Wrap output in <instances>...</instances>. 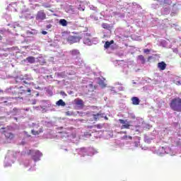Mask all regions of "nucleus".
Returning a JSON list of instances; mask_svg holds the SVG:
<instances>
[{
  "instance_id": "6ab92c4d",
  "label": "nucleus",
  "mask_w": 181,
  "mask_h": 181,
  "mask_svg": "<svg viewBox=\"0 0 181 181\" xmlns=\"http://www.w3.org/2000/svg\"><path fill=\"white\" fill-rule=\"evenodd\" d=\"M40 132H42V130H40V131L32 130V134L33 135H39V134H40Z\"/></svg>"
},
{
  "instance_id": "f03ea898",
  "label": "nucleus",
  "mask_w": 181,
  "mask_h": 181,
  "mask_svg": "<svg viewBox=\"0 0 181 181\" xmlns=\"http://www.w3.org/2000/svg\"><path fill=\"white\" fill-rule=\"evenodd\" d=\"M80 37L76 35H69L67 38V42H69L70 45H73V43H77V42H80Z\"/></svg>"
},
{
  "instance_id": "dca6fc26",
  "label": "nucleus",
  "mask_w": 181,
  "mask_h": 181,
  "mask_svg": "<svg viewBox=\"0 0 181 181\" xmlns=\"http://www.w3.org/2000/svg\"><path fill=\"white\" fill-rule=\"evenodd\" d=\"M122 129H128V128H129V124L128 123H124L123 125H122L121 127Z\"/></svg>"
},
{
  "instance_id": "5701e85b",
  "label": "nucleus",
  "mask_w": 181,
  "mask_h": 181,
  "mask_svg": "<svg viewBox=\"0 0 181 181\" xmlns=\"http://www.w3.org/2000/svg\"><path fill=\"white\" fill-rule=\"evenodd\" d=\"M175 84H176L177 86H180V85H181V81H175Z\"/></svg>"
},
{
  "instance_id": "2eb2a0df",
  "label": "nucleus",
  "mask_w": 181,
  "mask_h": 181,
  "mask_svg": "<svg viewBox=\"0 0 181 181\" xmlns=\"http://www.w3.org/2000/svg\"><path fill=\"white\" fill-rule=\"evenodd\" d=\"M27 60L29 62V63H35V57H29L27 58Z\"/></svg>"
},
{
  "instance_id": "423d86ee",
  "label": "nucleus",
  "mask_w": 181,
  "mask_h": 181,
  "mask_svg": "<svg viewBox=\"0 0 181 181\" xmlns=\"http://www.w3.org/2000/svg\"><path fill=\"white\" fill-rule=\"evenodd\" d=\"M4 135L7 141H12L15 138V134H12L11 132H5Z\"/></svg>"
},
{
  "instance_id": "7c9ffc66",
  "label": "nucleus",
  "mask_w": 181,
  "mask_h": 181,
  "mask_svg": "<svg viewBox=\"0 0 181 181\" xmlns=\"http://www.w3.org/2000/svg\"><path fill=\"white\" fill-rule=\"evenodd\" d=\"M66 114L69 115V112H67Z\"/></svg>"
},
{
  "instance_id": "f8f14e48",
  "label": "nucleus",
  "mask_w": 181,
  "mask_h": 181,
  "mask_svg": "<svg viewBox=\"0 0 181 181\" xmlns=\"http://www.w3.org/2000/svg\"><path fill=\"white\" fill-rule=\"evenodd\" d=\"M57 105H61V107H64L66 105V103H64V101H63V100L61 99L57 102Z\"/></svg>"
},
{
  "instance_id": "412c9836",
  "label": "nucleus",
  "mask_w": 181,
  "mask_h": 181,
  "mask_svg": "<svg viewBox=\"0 0 181 181\" xmlns=\"http://www.w3.org/2000/svg\"><path fill=\"white\" fill-rule=\"evenodd\" d=\"M76 105H83V100H78L76 101Z\"/></svg>"
},
{
  "instance_id": "f3484780",
  "label": "nucleus",
  "mask_w": 181,
  "mask_h": 181,
  "mask_svg": "<svg viewBox=\"0 0 181 181\" xmlns=\"http://www.w3.org/2000/svg\"><path fill=\"white\" fill-rule=\"evenodd\" d=\"M9 158H8V156H6L5 158V165L4 166H11L12 165V163H9L8 164H6V163L8 161Z\"/></svg>"
},
{
  "instance_id": "bb28decb",
  "label": "nucleus",
  "mask_w": 181,
  "mask_h": 181,
  "mask_svg": "<svg viewBox=\"0 0 181 181\" xmlns=\"http://www.w3.org/2000/svg\"><path fill=\"white\" fill-rule=\"evenodd\" d=\"M45 8H50V5H44Z\"/></svg>"
},
{
  "instance_id": "c756f323",
  "label": "nucleus",
  "mask_w": 181,
  "mask_h": 181,
  "mask_svg": "<svg viewBox=\"0 0 181 181\" xmlns=\"http://www.w3.org/2000/svg\"><path fill=\"white\" fill-rule=\"evenodd\" d=\"M66 114L69 115V112H67Z\"/></svg>"
},
{
  "instance_id": "cd10ccee",
  "label": "nucleus",
  "mask_w": 181,
  "mask_h": 181,
  "mask_svg": "<svg viewBox=\"0 0 181 181\" xmlns=\"http://www.w3.org/2000/svg\"><path fill=\"white\" fill-rule=\"evenodd\" d=\"M28 93H30V89H28Z\"/></svg>"
},
{
  "instance_id": "0eeeda50",
  "label": "nucleus",
  "mask_w": 181,
  "mask_h": 181,
  "mask_svg": "<svg viewBox=\"0 0 181 181\" xmlns=\"http://www.w3.org/2000/svg\"><path fill=\"white\" fill-rule=\"evenodd\" d=\"M158 67L160 70H165L166 69V64L163 62H160L158 64Z\"/></svg>"
},
{
  "instance_id": "6e6552de",
  "label": "nucleus",
  "mask_w": 181,
  "mask_h": 181,
  "mask_svg": "<svg viewBox=\"0 0 181 181\" xmlns=\"http://www.w3.org/2000/svg\"><path fill=\"white\" fill-rule=\"evenodd\" d=\"M132 101L134 105H139V98L137 97H133L132 98Z\"/></svg>"
},
{
  "instance_id": "20e7f679",
  "label": "nucleus",
  "mask_w": 181,
  "mask_h": 181,
  "mask_svg": "<svg viewBox=\"0 0 181 181\" xmlns=\"http://www.w3.org/2000/svg\"><path fill=\"white\" fill-rule=\"evenodd\" d=\"M36 19L37 21H43L44 19H46V14L43 11H40L37 13Z\"/></svg>"
},
{
  "instance_id": "a878e982",
  "label": "nucleus",
  "mask_w": 181,
  "mask_h": 181,
  "mask_svg": "<svg viewBox=\"0 0 181 181\" xmlns=\"http://www.w3.org/2000/svg\"><path fill=\"white\" fill-rule=\"evenodd\" d=\"M42 35H47V32H46V31H42Z\"/></svg>"
},
{
  "instance_id": "a211bd4d",
  "label": "nucleus",
  "mask_w": 181,
  "mask_h": 181,
  "mask_svg": "<svg viewBox=\"0 0 181 181\" xmlns=\"http://www.w3.org/2000/svg\"><path fill=\"white\" fill-rule=\"evenodd\" d=\"M102 27L103 28V29H110V25L107 23H103Z\"/></svg>"
},
{
  "instance_id": "c85d7f7f",
  "label": "nucleus",
  "mask_w": 181,
  "mask_h": 181,
  "mask_svg": "<svg viewBox=\"0 0 181 181\" xmlns=\"http://www.w3.org/2000/svg\"><path fill=\"white\" fill-rule=\"evenodd\" d=\"M129 139H132V137H131V136H129Z\"/></svg>"
},
{
  "instance_id": "ddd939ff",
  "label": "nucleus",
  "mask_w": 181,
  "mask_h": 181,
  "mask_svg": "<svg viewBox=\"0 0 181 181\" xmlns=\"http://www.w3.org/2000/svg\"><path fill=\"white\" fill-rule=\"evenodd\" d=\"M59 24H61L62 26H67V21H66L65 19H61L59 21Z\"/></svg>"
},
{
  "instance_id": "1a4fd4ad",
  "label": "nucleus",
  "mask_w": 181,
  "mask_h": 181,
  "mask_svg": "<svg viewBox=\"0 0 181 181\" xmlns=\"http://www.w3.org/2000/svg\"><path fill=\"white\" fill-rule=\"evenodd\" d=\"M103 117H104V115L100 114V113L93 115V118L94 121H97L98 119H100V118H103Z\"/></svg>"
},
{
  "instance_id": "9b49d317",
  "label": "nucleus",
  "mask_w": 181,
  "mask_h": 181,
  "mask_svg": "<svg viewBox=\"0 0 181 181\" xmlns=\"http://www.w3.org/2000/svg\"><path fill=\"white\" fill-rule=\"evenodd\" d=\"M83 43L85 45H87L88 46H91V40H90V38H85L83 40Z\"/></svg>"
},
{
  "instance_id": "393cba45",
  "label": "nucleus",
  "mask_w": 181,
  "mask_h": 181,
  "mask_svg": "<svg viewBox=\"0 0 181 181\" xmlns=\"http://www.w3.org/2000/svg\"><path fill=\"white\" fill-rule=\"evenodd\" d=\"M150 50L148 49H144V53H149Z\"/></svg>"
},
{
  "instance_id": "39448f33",
  "label": "nucleus",
  "mask_w": 181,
  "mask_h": 181,
  "mask_svg": "<svg viewBox=\"0 0 181 181\" xmlns=\"http://www.w3.org/2000/svg\"><path fill=\"white\" fill-rule=\"evenodd\" d=\"M32 153L33 155V153H35V155H33V159L35 160V162H37V160H40L39 158L42 156V153H40V151H32Z\"/></svg>"
},
{
  "instance_id": "b1692460",
  "label": "nucleus",
  "mask_w": 181,
  "mask_h": 181,
  "mask_svg": "<svg viewBox=\"0 0 181 181\" xmlns=\"http://www.w3.org/2000/svg\"><path fill=\"white\" fill-rule=\"evenodd\" d=\"M119 121L120 124H123V125L125 124V120L119 119Z\"/></svg>"
},
{
  "instance_id": "4468645a",
  "label": "nucleus",
  "mask_w": 181,
  "mask_h": 181,
  "mask_svg": "<svg viewBox=\"0 0 181 181\" xmlns=\"http://www.w3.org/2000/svg\"><path fill=\"white\" fill-rule=\"evenodd\" d=\"M71 53L73 56H77V55L80 54V52H78V50H77V49H72L71 51Z\"/></svg>"
},
{
  "instance_id": "aec40b11",
  "label": "nucleus",
  "mask_w": 181,
  "mask_h": 181,
  "mask_svg": "<svg viewBox=\"0 0 181 181\" xmlns=\"http://www.w3.org/2000/svg\"><path fill=\"white\" fill-rule=\"evenodd\" d=\"M99 85L100 86V87H102V88H104V87H105V83L103 81H99Z\"/></svg>"
},
{
  "instance_id": "f257e3e1",
  "label": "nucleus",
  "mask_w": 181,
  "mask_h": 181,
  "mask_svg": "<svg viewBox=\"0 0 181 181\" xmlns=\"http://www.w3.org/2000/svg\"><path fill=\"white\" fill-rule=\"evenodd\" d=\"M170 107L174 111L180 112L181 111V99L180 98H176L171 101Z\"/></svg>"
},
{
  "instance_id": "9d476101",
  "label": "nucleus",
  "mask_w": 181,
  "mask_h": 181,
  "mask_svg": "<svg viewBox=\"0 0 181 181\" xmlns=\"http://www.w3.org/2000/svg\"><path fill=\"white\" fill-rule=\"evenodd\" d=\"M112 43H114V40H111L110 42L107 41L104 45V48L108 49V47H110Z\"/></svg>"
},
{
  "instance_id": "4be33fe9",
  "label": "nucleus",
  "mask_w": 181,
  "mask_h": 181,
  "mask_svg": "<svg viewBox=\"0 0 181 181\" xmlns=\"http://www.w3.org/2000/svg\"><path fill=\"white\" fill-rule=\"evenodd\" d=\"M139 59L140 60H141V62H145V59L144 58V56H142V55H139Z\"/></svg>"
},
{
  "instance_id": "7ed1b4c3",
  "label": "nucleus",
  "mask_w": 181,
  "mask_h": 181,
  "mask_svg": "<svg viewBox=\"0 0 181 181\" xmlns=\"http://www.w3.org/2000/svg\"><path fill=\"white\" fill-rule=\"evenodd\" d=\"M158 155H165V153H170V149L169 147L165 148L163 147H160L158 151H157Z\"/></svg>"
}]
</instances>
